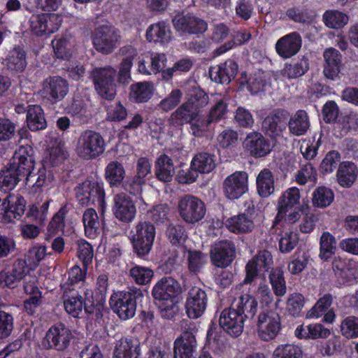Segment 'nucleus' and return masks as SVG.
I'll use <instances>...</instances> for the list:
<instances>
[{
	"mask_svg": "<svg viewBox=\"0 0 358 358\" xmlns=\"http://www.w3.org/2000/svg\"><path fill=\"white\" fill-rule=\"evenodd\" d=\"M322 19L327 27L335 29L343 28L349 20L346 14L336 10H327L323 14Z\"/></svg>",
	"mask_w": 358,
	"mask_h": 358,
	"instance_id": "47",
	"label": "nucleus"
},
{
	"mask_svg": "<svg viewBox=\"0 0 358 358\" xmlns=\"http://www.w3.org/2000/svg\"><path fill=\"white\" fill-rule=\"evenodd\" d=\"M104 150V139L99 133L92 130H86L80 134L75 148L77 155L85 160L98 157Z\"/></svg>",
	"mask_w": 358,
	"mask_h": 358,
	"instance_id": "1",
	"label": "nucleus"
},
{
	"mask_svg": "<svg viewBox=\"0 0 358 358\" xmlns=\"http://www.w3.org/2000/svg\"><path fill=\"white\" fill-rule=\"evenodd\" d=\"M308 69V61L306 59H301L296 64H287L282 71V74L284 77L288 78H296L303 75Z\"/></svg>",
	"mask_w": 358,
	"mask_h": 358,
	"instance_id": "61",
	"label": "nucleus"
},
{
	"mask_svg": "<svg viewBox=\"0 0 358 358\" xmlns=\"http://www.w3.org/2000/svg\"><path fill=\"white\" fill-rule=\"evenodd\" d=\"M208 297L206 292L199 287H192L188 292L185 309L189 317L196 319L204 313Z\"/></svg>",
	"mask_w": 358,
	"mask_h": 358,
	"instance_id": "14",
	"label": "nucleus"
},
{
	"mask_svg": "<svg viewBox=\"0 0 358 358\" xmlns=\"http://www.w3.org/2000/svg\"><path fill=\"white\" fill-rule=\"evenodd\" d=\"M155 228L149 222H139L131 231V241L136 255L143 257L147 255L152 246Z\"/></svg>",
	"mask_w": 358,
	"mask_h": 358,
	"instance_id": "2",
	"label": "nucleus"
},
{
	"mask_svg": "<svg viewBox=\"0 0 358 358\" xmlns=\"http://www.w3.org/2000/svg\"><path fill=\"white\" fill-rule=\"evenodd\" d=\"M199 117V111L194 108L192 102L186 101L180 105L171 116L173 124L181 125L191 122Z\"/></svg>",
	"mask_w": 358,
	"mask_h": 358,
	"instance_id": "34",
	"label": "nucleus"
},
{
	"mask_svg": "<svg viewBox=\"0 0 358 358\" xmlns=\"http://www.w3.org/2000/svg\"><path fill=\"white\" fill-rule=\"evenodd\" d=\"M31 149L22 146L14 154L10 163L8 164L18 176L22 178H27L34 168V161L29 155Z\"/></svg>",
	"mask_w": 358,
	"mask_h": 358,
	"instance_id": "20",
	"label": "nucleus"
},
{
	"mask_svg": "<svg viewBox=\"0 0 358 358\" xmlns=\"http://www.w3.org/2000/svg\"><path fill=\"white\" fill-rule=\"evenodd\" d=\"M334 195L331 189L320 187L313 193V203L315 206L324 208L333 201Z\"/></svg>",
	"mask_w": 358,
	"mask_h": 358,
	"instance_id": "53",
	"label": "nucleus"
},
{
	"mask_svg": "<svg viewBox=\"0 0 358 358\" xmlns=\"http://www.w3.org/2000/svg\"><path fill=\"white\" fill-rule=\"evenodd\" d=\"M149 42L168 43L171 40V30L165 22H157L151 24L146 31Z\"/></svg>",
	"mask_w": 358,
	"mask_h": 358,
	"instance_id": "37",
	"label": "nucleus"
},
{
	"mask_svg": "<svg viewBox=\"0 0 358 358\" xmlns=\"http://www.w3.org/2000/svg\"><path fill=\"white\" fill-rule=\"evenodd\" d=\"M178 209L181 218L187 223L193 224L202 220L206 215V206L197 197L185 195L178 200Z\"/></svg>",
	"mask_w": 358,
	"mask_h": 358,
	"instance_id": "4",
	"label": "nucleus"
},
{
	"mask_svg": "<svg viewBox=\"0 0 358 358\" xmlns=\"http://www.w3.org/2000/svg\"><path fill=\"white\" fill-rule=\"evenodd\" d=\"M2 206L4 208V212L0 215V220L8 224L20 220L24 215L26 201L23 196L18 194H10L3 200Z\"/></svg>",
	"mask_w": 358,
	"mask_h": 358,
	"instance_id": "12",
	"label": "nucleus"
},
{
	"mask_svg": "<svg viewBox=\"0 0 358 358\" xmlns=\"http://www.w3.org/2000/svg\"><path fill=\"white\" fill-rule=\"evenodd\" d=\"M179 291L178 283L172 278H162L153 287L152 296L157 301L176 298Z\"/></svg>",
	"mask_w": 358,
	"mask_h": 358,
	"instance_id": "26",
	"label": "nucleus"
},
{
	"mask_svg": "<svg viewBox=\"0 0 358 358\" xmlns=\"http://www.w3.org/2000/svg\"><path fill=\"white\" fill-rule=\"evenodd\" d=\"M125 170L121 163L117 161L110 162L106 166L105 176L112 185H118L124 180Z\"/></svg>",
	"mask_w": 358,
	"mask_h": 358,
	"instance_id": "48",
	"label": "nucleus"
},
{
	"mask_svg": "<svg viewBox=\"0 0 358 358\" xmlns=\"http://www.w3.org/2000/svg\"><path fill=\"white\" fill-rule=\"evenodd\" d=\"M85 233L90 238H95L101 232V222L93 208H87L83 213Z\"/></svg>",
	"mask_w": 358,
	"mask_h": 358,
	"instance_id": "40",
	"label": "nucleus"
},
{
	"mask_svg": "<svg viewBox=\"0 0 358 358\" xmlns=\"http://www.w3.org/2000/svg\"><path fill=\"white\" fill-rule=\"evenodd\" d=\"M182 96V92L181 90L175 89L160 101L159 107L164 111H170L180 103Z\"/></svg>",
	"mask_w": 358,
	"mask_h": 358,
	"instance_id": "63",
	"label": "nucleus"
},
{
	"mask_svg": "<svg viewBox=\"0 0 358 358\" xmlns=\"http://www.w3.org/2000/svg\"><path fill=\"white\" fill-rule=\"evenodd\" d=\"M231 307L233 308L242 315L246 317H253L257 308L256 299L249 293H242L233 300Z\"/></svg>",
	"mask_w": 358,
	"mask_h": 358,
	"instance_id": "30",
	"label": "nucleus"
},
{
	"mask_svg": "<svg viewBox=\"0 0 358 358\" xmlns=\"http://www.w3.org/2000/svg\"><path fill=\"white\" fill-rule=\"evenodd\" d=\"M129 275L136 283L147 285L153 278L154 272L148 267L136 266L130 269Z\"/></svg>",
	"mask_w": 358,
	"mask_h": 358,
	"instance_id": "55",
	"label": "nucleus"
},
{
	"mask_svg": "<svg viewBox=\"0 0 358 358\" xmlns=\"http://www.w3.org/2000/svg\"><path fill=\"white\" fill-rule=\"evenodd\" d=\"M245 317L233 308L224 309L220 316V327L233 336H240L243 330Z\"/></svg>",
	"mask_w": 358,
	"mask_h": 358,
	"instance_id": "19",
	"label": "nucleus"
},
{
	"mask_svg": "<svg viewBox=\"0 0 358 358\" xmlns=\"http://www.w3.org/2000/svg\"><path fill=\"white\" fill-rule=\"evenodd\" d=\"M175 173L173 160L166 155L159 156L156 161L155 175L163 182H170Z\"/></svg>",
	"mask_w": 358,
	"mask_h": 358,
	"instance_id": "38",
	"label": "nucleus"
},
{
	"mask_svg": "<svg viewBox=\"0 0 358 358\" xmlns=\"http://www.w3.org/2000/svg\"><path fill=\"white\" fill-rule=\"evenodd\" d=\"M269 280L274 293L277 296H282L286 294V283L283 272L280 268L273 270L269 275Z\"/></svg>",
	"mask_w": 358,
	"mask_h": 358,
	"instance_id": "54",
	"label": "nucleus"
},
{
	"mask_svg": "<svg viewBox=\"0 0 358 358\" xmlns=\"http://www.w3.org/2000/svg\"><path fill=\"white\" fill-rule=\"evenodd\" d=\"M52 45L57 58L69 60L76 52L74 41L70 38H59L52 41Z\"/></svg>",
	"mask_w": 358,
	"mask_h": 358,
	"instance_id": "39",
	"label": "nucleus"
},
{
	"mask_svg": "<svg viewBox=\"0 0 358 358\" xmlns=\"http://www.w3.org/2000/svg\"><path fill=\"white\" fill-rule=\"evenodd\" d=\"M358 176L357 166L349 162H345L339 165L337 171V180L339 185L343 187H350L355 182Z\"/></svg>",
	"mask_w": 358,
	"mask_h": 358,
	"instance_id": "35",
	"label": "nucleus"
},
{
	"mask_svg": "<svg viewBox=\"0 0 358 358\" xmlns=\"http://www.w3.org/2000/svg\"><path fill=\"white\" fill-rule=\"evenodd\" d=\"M29 271L26 260L17 259L13 264L10 271L0 273V281L4 282L7 287H14L18 282L28 274Z\"/></svg>",
	"mask_w": 358,
	"mask_h": 358,
	"instance_id": "24",
	"label": "nucleus"
},
{
	"mask_svg": "<svg viewBox=\"0 0 358 358\" xmlns=\"http://www.w3.org/2000/svg\"><path fill=\"white\" fill-rule=\"evenodd\" d=\"M281 329L280 317L273 310L259 313L257 322V332L260 339L264 341L273 340Z\"/></svg>",
	"mask_w": 358,
	"mask_h": 358,
	"instance_id": "6",
	"label": "nucleus"
},
{
	"mask_svg": "<svg viewBox=\"0 0 358 358\" xmlns=\"http://www.w3.org/2000/svg\"><path fill=\"white\" fill-rule=\"evenodd\" d=\"M22 178L9 165L0 171V189L7 192L13 189Z\"/></svg>",
	"mask_w": 358,
	"mask_h": 358,
	"instance_id": "49",
	"label": "nucleus"
},
{
	"mask_svg": "<svg viewBox=\"0 0 358 358\" xmlns=\"http://www.w3.org/2000/svg\"><path fill=\"white\" fill-rule=\"evenodd\" d=\"M243 147L252 155L257 157L266 156L271 150L269 142L258 132L250 133L243 142Z\"/></svg>",
	"mask_w": 358,
	"mask_h": 358,
	"instance_id": "23",
	"label": "nucleus"
},
{
	"mask_svg": "<svg viewBox=\"0 0 358 358\" xmlns=\"http://www.w3.org/2000/svg\"><path fill=\"white\" fill-rule=\"evenodd\" d=\"M300 191L297 187L287 189L278 199V208L294 207L299 203Z\"/></svg>",
	"mask_w": 358,
	"mask_h": 358,
	"instance_id": "57",
	"label": "nucleus"
},
{
	"mask_svg": "<svg viewBox=\"0 0 358 358\" xmlns=\"http://www.w3.org/2000/svg\"><path fill=\"white\" fill-rule=\"evenodd\" d=\"M140 343L136 338H121L117 341L114 350V358H138Z\"/></svg>",
	"mask_w": 358,
	"mask_h": 358,
	"instance_id": "29",
	"label": "nucleus"
},
{
	"mask_svg": "<svg viewBox=\"0 0 358 358\" xmlns=\"http://www.w3.org/2000/svg\"><path fill=\"white\" fill-rule=\"evenodd\" d=\"M61 22V17L55 13L33 15L29 19V29L36 36H47L57 31Z\"/></svg>",
	"mask_w": 358,
	"mask_h": 358,
	"instance_id": "7",
	"label": "nucleus"
},
{
	"mask_svg": "<svg viewBox=\"0 0 358 358\" xmlns=\"http://www.w3.org/2000/svg\"><path fill=\"white\" fill-rule=\"evenodd\" d=\"M324 58L325 60L324 76L329 79L334 80L340 73L341 55L337 50L330 48L324 51Z\"/></svg>",
	"mask_w": 358,
	"mask_h": 358,
	"instance_id": "31",
	"label": "nucleus"
},
{
	"mask_svg": "<svg viewBox=\"0 0 358 358\" xmlns=\"http://www.w3.org/2000/svg\"><path fill=\"white\" fill-rule=\"evenodd\" d=\"M151 164L146 157H140L136 162V174L134 177L133 184L141 186L145 182V177L150 173Z\"/></svg>",
	"mask_w": 358,
	"mask_h": 358,
	"instance_id": "59",
	"label": "nucleus"
},
{
	"mask_svg": "<svg viewBox=\"0 0 358 358\" xmlns=\"http://www.w3.org/2000/svg\"><path fill=\"white\" fill-rule=\"evenodd\" d=\"M27 122L29 128L32 131H38L45 128L46 121L41 106L34 105L29 107Z\"/></svg>",
	"mask_w": 358,
	"mask_h": 358,
	"instance_id": "44",
	"label": "nucleus"
},
{
	"mask_svg": "<svg viewBox=\"0 0 358 358\" xmlns=\"http://www.w3.org/2000/svg\"><path fill=\"white\" fill-rule=\"evenodd\" d=\"M143 295L139 289L134 293L119 292L114 294L110 300V304L115 313L122 320L132 317L136 312V299Z\"/></svg>",
	"mask_w": 358,
	"mask_h": 358,
	"instance_id": "5",
	"label": "nucleus"
},
{
	"mask_svg": "<svg viewBox=\"0 0 358 358\" xmlns=\"http://www.w3.org/2000/svg\"><path fill=\"white\" fill-rule=\"evenodd\" d=\"M223 192L231 200L237 199L248 190V175L245 171H236L223 181Z\"/></svg>",
	"mask_w": 358,
	"mask_h": 358,
	"instance_id": "9",
	"label": "nucleus"
},
{
	"mask_svg": "<svg viewBox=\"0 0 358 358\" xmlns=\"http://www.w3.org/2000/svg\"><path fill=\"white\" fill-rule=\"evenodd\" d=\"M317 172L310 163L305 164L297 172L295 176L296 181L300 185H305L308 182L316 181Z\"/></svg>",
	"mask_w": 358,
	"mask_h": 358,
	"instance_id": "64",
	"label": "nucleus"
},
{
	"mask_svg": "<svg viewBox=\"0 0 358 358\" xmlns=\"http://www.w3.org/2000/svg\"><path fill=\"white\" fill-rule=\"evenodd\" d=\"M301 37L297 32H292L280 38L275 44L278 54L283 58L295 55L301 47Z\"/></svg>",
	"mask_w": 358,
	"mask_h": 358,
	"instance_id": "21",
	"label": "nucleus"
},
{
	"mask_svg": "<svg viewBox=\"0 0 358 358\" xmlns=\"http://www.w3.org/2000/svg\"><path fill=\"white\" fill-rule=\"evenodd\" d=\"M305 299L299 293H293L289 295L287 300V310L293 316H299L304 306Z\"/></svg>",
	"mask_w": 358,
	"mask_h": 358,
	"instance_id": "62",
	"label": "nucleus"
},
{
	"mask_svg": "<svg viewBox=\"0 0 358 358\" xmlns=\"http://www.w3.org/2000/svg\"><path fill=\"white\" fill-rule=\"evenodd\" d=\"M289 131L296 136L306 133L310 127L309 117L305 110H299L291 116L288 122Z\"/></svg>",
	"mask_w": 358,
	"mask_h": 358,
	"instance_id": "41",
	"label": "nucleus"
},
{
	"mask_svg": "<svg viewBox=\"0 0 358 358\" xmlns=\"http://www.w3.org/2000/svg\"><path fill=\"white\" fill-rule=\"evenodd\" d=\"M76 198L81 205L88 206L97 202L102 205L104 201V191L94 181L85 180L76 188Z\"/></svg>",
	"mask_w": 358,
	"mask_h": 358,
	"instance_id": "13",
	"label": "nucleus"
},
{
	"mask_svg": "<svg viewBox=\"0 0 358 358\" xmlns=\"http://www.w3.org/2000/svg\"><path fill=\"white\" fill-rule=\"evenodd\" d=\"M336 251V241L329 232L322 233L320 239L319 257L324 261L329 260Z\"/></svg>",
	"mask_w": 358,
	"mask_h": 358,
	"instance_id": "45",
	"label": "nucleus"
},
{
	"mask_svg": "<svg viewBox=\"0 0 358 358\" xmlns=\"http://www.w3.org/2000/svg\"><path fill=\"white\" fill-rule=\"evenodd\" d=\"M341 333L348 339L358 337V317L349 316L345 318L341 323Z\"/></svg>",
	"mask_w": 358,
	"mask_h": 358,
	"instance_id": "58",
	"label": "nucleus"
},
{
	"mask_svg": "<svg viewBox=\"0 0 358 358\" xmlns=\"http://www.w3.org/2000/svg\"><path fill=\"white\" fill-rule=\"evenodd\" d=\"M238 72L237 64L229 59L223 64L211 67L209 74L212 80L220 83H228L234 78Z\"/></svg>",
	"mask_w": 358,
	"mask_h": 358,
	"instance_id": "27",
	"label": "nucleus"
},
{
	"mask_svg": "<svg viewBox=\"0 0 358 358\" xmlns=\"http://www.w3.org/2000/svg\"><path fill=\"white\" fill-rule=\"evenodd\" d=\"M120 35L114 27L103 25L98 27L93 36V45L99 52L108 55L116 48Z\"/></svg>",
	"mask_w": 358,
	"mask_h": 358,
	"instance_id": "8",
	"label": "nucleus"
},
{
	"mask_svg": "<svg viewBox=\"0 0 358 358\" xmlns=\"http://www.w3.org/2000/svg\"><path fill=\"white\" fill-rule=\"evenodd\" d=\"M272 264L273 258L270 252L267 250L259 252L245 266L246 276L244 283H251L258 273L268 271Z\"/></svg>",
	"mask_w": 358,
	"mask_h": 358,
	"instance_id": "17",
	"label": "nucleus"
},
{
	"mask_svg": "<svg viewBox=\"0 0 358 358\" xmlns=\"http://www.w3.org/2000/svg\"><path fill=\"white\" fill-rule=\"evenodd\" d=\"M195 327H188L174 343V358H194L196 345Z\"/></svg>",
	"mask_w": 358,
	"mask_h": 358,
	"instance_id": "16",
	"label": "nucleus"
},
{
	"mask_svg": "<svg viewBox=\"0 0 358 358\" xmlns=\"http://www.w3.org/2000/svg\"><path fill=\"white\" fill-rule=\"evenodd\" d=\"M192 167L200 173H208L215 168L214 156L208 152L196 153L192 160Z\"/></svg>",
	"mask_w": 358,
	"mask_h": 358,
	"instance_id": "43",
	"label": "nucleus"
},
{
	"mask_svg": "<svg viewBox=\"0 0 358 358\" xmlns=\"http://www.w3.org/2000/svg\"><path fill=\"white\" fill-rule=\"evenodd\" d=\"M235 257V248L228 242H220L215 245L210 252L213 264L220 268L231 264Z\"/></svg>",
	"mask_w": 358,
	"mask_h": 358,
	"instance_id": "22",
	"label": "nucleus"
},
{
	"mask_svg": "<svg viewBox=\"0 0 358 358\" xmlns=\"http://www.w3.org/2000/svg\"><path fill=\"white\" fill-rule=\"evenodd\" d=\"M71 338V331L63 324H57L48 330L43 345L46 348L62 351L69 346Z\"/></svg>",
	"mask_w": 358,
	"mask_h": 358,
	"instance_id": "11",
	"label": "nucleus"
},
{
	"mask_svg": "<svg viewBox=\"0 0 358 358\" xmlns=\"http://www.w3.org/2000/svg\"><path fill=\"white\" fill-rule=\"evenodd\" d=\"M68 90L69 85L65 79L60 76H52L43 81L41 93L44 98L55 103L62 99Z\"/></svg>",
	"mask_w": 358,
	"mask_h": 358,
	"instance_id": "15",
	"label": "nucleus"
},
{
	"mask_svg": "<svg viewBox=\"0 0 358 358\" xmlns=\"http://www.w3.org/2000/svg\"><path fill=\"white\" fill-rule=\"evenodd\" d=\"M172 22L176 29L183 33L200 34L207 29L206 22L189 13H178Z\"/></svg>",
	"mask_w": 358,
	"mask_h": 358,
	"instance_id": "18",
	"label": "nucleus"
},
{
	"mask_svg": "<svg viewBox=\"0 0 358 358\" xmlns=\"http://www.w3.org/2000/svg\"><path fill=\"white\" fill-rule=\"evenodd\" d=\"M66 311L73 317H78L84 308L85 312L92 313L94 312L96 305L92 291L86 289L83 294L69 296L64 301Z\"/></svg>",
	"mask_w": 358,
	"mask_h": 358,
	"instance_id": "10",
	"label": "nucleus"
},
{
	"mask_svg": "<svg viewBox=\"0 0 358 358\" xmlns=\"http://www.w3.org/2000/svg\"><path fill=\"white\" fill-rule=\"evenodd\" d=\"M256 186L257 193L261 197L266 198L274 192V176L269 169H264L258 173Z\"/></svg>",
	"mask_w": 358,
	"mask_h": 358,
	"instance_id": "33",
	"label": "nucleus"
},
{
	"mask_svg": "<svg viewBox=\"0 0 358 358\" xmlns=\"http://www.w3.org/2000/svg\"><path fill=\"white\" fill-rule=\"evenodd\" d=\"M68 210L66 206H62L53 216L48 227V231L51 235H55L63 231L65 226V216Z\"/></svg>",
	"mask_w": 358,
	"mask_h": 358,
	"instance_id": "60",
	"label": "nucleus"
},
{
	"mask_svg": "<svg viewBox=\"0 0 358 358\" xmlns=\"http://www.w3.org/2000/svg\"><path fill=\"white\" fill-rule=\"evenodd\" d=\"M227 226L234 233L243 234L250 232L254 228V223L248 215L243 213L227 220Z\"/></svg>",
	"mask_w": 358,
	"mask_h": 358,
	"instance_id": "42",
	"label": "nucleus"
},
{
	"mask_svg": "<svg viewBox=\"0 0 358 358\" xmlns=\"http://www.w3.org/2000/svg\"><path fill=\"white\" fill-rule=\"evenodd\" d=\"M49 161L52 165L62 163L66 157L67 152L64 143L57 137H51L49 145Z\"/></svg>",
	"mask_w": 358,
	"mask_h": 358,
	"instance_id": "46",
	"label": "nucleus"
},
{
	"mask_svg": "<svg viewBox=\"0 0 358 358\" xmlns=\"http://www.w3.org/2000/svg\"><path fill=\"white\" fill-rule=\"evenodd\" d=\"M7 69L14 72L23 71L27 66L26 52L24 50L17 46L9 51L5 59Z\"/></svg>",
	"mask_w": 358,
	"mask_h": 358,
	"instance_id": "36",
	"label": "nucleus"
},
{
	"mask_svg": "<svg viewBox=\"0 0 358 358\" xmlns=\"http://www.w3.org/2000/svg\"><path fill=\"white\" fill-rule=\"evenodd\" d=\"M333 301V296L331 294H325L320 297L314 306L307 313L306 317L313 319L321 317L331 306Z\"/></svg>",
	"mask_w": 358,
	"mask_h": 358,
	"instance_id": "51",
	"label": "nucleus"
},
{
	"mask_svg": "<svg viewBox=\"0 0 358 358\" xmlns=\"http://www.w3.org/2000/svg\"><path fill=\"white\" fill-rule=\"evenodd\" d=\"M302 351L299 346L293 344H282L275 349L272 358H302Z\"/></svg>",
	"mask_w": 358,
	"mask_h": 358,
	"instance_id": "52",
	"label": "nucleus"
},
{
	"mask_svg": "<svg viewBox=\"0 0 358 358\" xmlns=\"http://www.w3.org/2000/svg\"><path fill=\"white\" fill-rule=\"evenodd\" d=\"M114 213L122 222H130L136 214L135 205L128 195L119 194L115 197Z\"/></svg>",
	"mask_w": 358,
	"mask_h": 358,
	"instance_id": "25",
	"label": "nucleus"
},
{
	"mask_svg": "<svg viewBox=\"0 0 358 358\" xmlns=\"http://www.w3.org/2000/svg\"><path fill=\"white\" fill-rule=\"evenodd\" d=\"M120 53L124 58L120 64L118 80L124 84L128 83L131 79L130 70L133 60L137 55V52L133 47L127 45L120 49Z\"/></svg>",
	"mask_w": 358,
	"mask_h": 358,
	"instance_id": "32",
	"label": "nucleus"
},
{
	"mask_svg": "<svg viewBox=\"0 0 358 358\" xmlns=\"http://www.w3.org/2000/svg\"><path fill=\"white\" fill-rule=\"evenodd\" d=\"M153 93V85L150 83H138L131 86L130 97L137 102L148 101Z\"/></svg>",
	"mask_w": 358,
	"mask_h": 358,
	"instance_id": "50",
	"label": "nucleus"
},
{
	"mask_svg": "<svg viewBox=\"0 0 358 358\" xmlns=\"http://www.w3.org/2000/svg\"><path fill=\"white\" fill-rule=\"evenodd\" d=\"M116 76V70L110 66L96 68L92 71L95 89L103 99L111 100L115 97Z\"/></svg>",
	"mask_w": 358,
	"mask_h": 358,
	"instance_id": "3",
	"label": "nucleus"
},
{
	"mask_svg": "<svg viewBox=\"0 0 358 358\" xmlns=\"http://www.w3.org/2000/svg\"><path fill=\"white\" fill-rule=\"evenodd\" d=\"M286 127V117L280 111L267 116L262 122L263 130L272 138L281 136Z\"/></svg>",
	"mask_w": 358,
	"mask_h": 358,
	"instance_id": "28",
	"label": "nucleus"
},
{
	"mask_svg": "<svg viewBox=\"0 0 358 358\" xmlns=\"http://www.w3.org/2000/svg\"><path fill=\"white\" fill-rule=\"evenodd\" d=\"M251 38V34L247 31H237L232 36V40L221 45L215 50L217 55H222L236 45H241Z\"/></svg>",
	"mask_w": 358,
	"mask_h": 358,
	"instance_id": "56",
	"label": "nucleus"
}]
</instances>
